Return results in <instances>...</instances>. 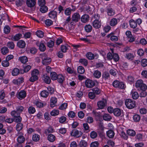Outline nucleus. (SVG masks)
<instances>
[{
    "mask_svg": "<svg viewBox=\"0 0 147 147\" xmlns=\"http://www.w3.org/2000/svg\"><path fill=\"white\" fill-rule=\"evenodd\" d=\"M136 87L138 88V90L145 91L147 88L146 85L143 83V81L142 80H137L136 83Z\"/></svg>",
    "mask_w": 147,
    "mask_h": 147,
    "instance_id": "nucleus-1",
    "label": "nucleus"
},
{
    "mask_svg": "<svg viewBox=\"0 0 147 147\" xmlns=\"http://www.w3.org/2000/svg\"><path fill=\"white\" fill-rule=\"evenodd\" d=\"M125 104L126 107L129 109H133L136 106L135 101L130 99L125 100Z\"/></svg>",
    "mask_w": 147,
    "mask_h": 147,
    "instance_id": "nucleus-2",
    "label": "nucleus"
},
{
    "mask_svg": "<svg viewBox=\"0 0 147 147\" xmlns=\"http://www.w3.org/2000/svg\"><path fill=\"white\" fill-rule=\"evenodd\" d=\"M41 58L42 59V63L44 65H47L49 64L51 61V59L50 58L47 57V55L43 54L40 55Z\"/></svg>",
    "mask_w": 147,
    "mask_h": 147,
    "instance_id": "nucleus-3",
    "label": "nucleus"
},
{
    "mask_svg": "<svg viewBox=\"0 0 147 147\" xmlns=\"http://www.w3.org/2000/svg\"><path fill=\"white\" fill-rule=\"evenodd\" d=\"M113 85L115 88L120 89H123L125 88V85L123 82L117 80L113 82Z\"/></svg>",
    "mask_w": 147,
    "mask_h": 147,
    "instance_id": "nucleus-4",
    "label": "nucleus"
},
{
    "mask_svg": "<svg viewBox=\"0 0 147 147\" xmlns=\"http://www.w3.org/2000/svg\"><path fill=\"white\" fill-rule=\"evenodd\" d=\"M80 16L79 13H75L72 16L71 21L72 22H71L70 24L73 25V24H72L73 23V22L76 23L80 20Z\"/></svg>",
    "mask_w": 147,
    "mask_h": 147,
    "instance_id": "nucleus-5",
    "label": "nucleus"
},
{
    "mask_svg": "<svg viewBox=\"0 0 147 147\" xmlns=\"http://www.w3.org/2000/svg\"><path fill=\"white\" fill-rule=\"evenodd\" d=\"M70 134L71 136L79 138L82 136V133L81 131H78L76 129H74L71 131Z\"/></svg>",
    "mask_w": 147,
    "mask_h": 147,
    "instance_id": "nucleus-6",
    "label": "nucleus"
},
{
    "mask_svg": "<svg viewBox=\"0 0 147 147\" xmlns=\"http://www.w3.org/2000/svg\"><path fill=\"white\" fill-rule=\"evenodd\" d=\"M26 96V93L25 91L21 90L17 93L16 96L19 99L24 98Z\"/></svg>",
    "mask_w": 147,
    "mask_h": 147,
    "instance_id": "nucleus-7",
    "label": "nucleus"
},
{
    "mask_svg": "<svg viewBox=\"0 0 147 147\" xmlns=\"http://www.w3.org/2000/svg\"><path fill=\"white\" fill-rule=\"evenodd\" d=\"M18 134L17 136H18L17 140L18 142L20 143H23L25 140V138L23 136V134L21 132H19L18 133Z\"/></svg>",
    "mask_w": 147,
    "mask_h": 147,
    "instance_id": "nucleus-8",
    "label": "nucleus"
},
{
    "mask_svg": "<svg viewBox=\"0 0 147 147\" xmlns=\"http://www.w3.org/2000/svg\"><path fill=\"white\" fill-rule=\"evenodd\" d=\"M85 84L86 86L88 88H92L95 85V82L90 80H86L85 81Z\"/></svg>",
    "mask_w": 147,
    "mask_h": 147,
    "instance_id": "nucleus-9",
    "label": "nucleus"
},
{
    "mask_svg": "<svg viewBox=\"0 0 147 147\" xmlns=\"http://www.w3.org/2000/svg\"><path fill=\"white\" fill-rule=\"evenodd\" d=\"M101 24L100 22L98 20H95L92 22L93 27L96 29H98L100 28Z\"/></svg>",
    "mask_w": 147,
    "mask_h": 147,
    "instance_id": "nucleus-10",
    "label": "nucleus"
},
{
    "mask_svg": "<svg viewBox=\"0 0 147 147\" xmlns=\"http://www.w3.org/2000/svg\"><path fill=\"white\" fill-rule=\"evenodd\" d=\"M42 78L44 82L46 83L47 84L50 83L51 82L50 78L47 74L43 75Z\"/></svg>",
    "mask_w": 147,
    "mask_h": 147,
    "instance_id": "nucleus-11",
    "label": "nucleus"
},
{
    "mask_svg": "<svg viewBox=\"0 0 147 147\" xmlns=\"http://www.w3.org/2000/svg\"><path fill=\"white\" fill-rule=\"evenodd\" d=\"M26 45L25 41L22 40H19L17 43L18 47L20 48H24L25 47Z\"/></svg>",
    "mask_w": 147,
    "mask_h": 147,
    "instance_id": "nucleus-12",
    "label": "nucleus"
},
{
    "mask_svg": "<svg viewBox=\"0 0 147 147\" xmlns=\"http://www.w3.org/2000/svg\"><path fill=\"white\" fill-rule=\"evenodd\" d=\"M36 4L35 0H27L26 4L28 7H34Z\"/></svg>",
    "mask_w": 147,
    "mask_h": 147,
    "instance_id": "nucleus-13",
    "label": "nucleus"
},
{
    "mask_svg": "<svg viewBox=\"0 0 147 147\" xmlns=\"http://www.w3.org/2000/svg\"><path fill=\"white\" fill-rule=\"evenodd\" d=\"M49 16L51 18L55 19L56 18H57V12L55 11H51L49 13Z\"/></svg>",
    "mask_w": 147,
    "mask_h": 147,
    "instance_id": "nucleus-14",
    "label": "nucleus"
},
{
    "mask_svg": "<svg viewBox=\"0 0 147 147\" xmlns=\"http://www.w3.org/2000/svg\"><path fill=\"white\" fill-rule=\"evenodd\" d=\"M22 34L20 33L17 34L15 36H12L11 39L13 41H16L19 40L21 37Z\"/></svg>",
    "mask_w": 147,
    "mask_h": 147,
    "instance_id": "nucleus-15",
    "label": "nucleus"
},
{
    "mask_svg": "<svg viewBox=\"0 0 147 147\" xmlns=\"http://www.w3.org/2000/svg\"><path fill=\"white\" fill-rule=\"evenodd\" d=\"M24 78L22 77L19 78L17 79H14L13 80V82L15 84L19 85L20 83L23 82Z\"/></svg>",
    "mask_w": 147,
    "mask_h": 147,
    "instance_id": "nucleus-16",
    "label": "nucleus"
},
{
    "mask_svg": "<svg viewBox=\"0 0 147 147\" xmlns=\"http://www.w3.org/2000/svg\"><path fill=\"white\" fill-rule=\"evenodd\" d=\"M81 21L83 23H86L89 20V16L87 14H84L83 15L81 18Z\"/></svg>",
    "mask_w": 147,
    "mask_h": 147,
    "instance_id": "nucleus-17",
    "label": "nucleus"
},
{
    "mask_svg": "<svg viewBox=\"0 0 147 147\" xmlns=\"http://www.w3.org/2000/svg\"><path fill=\"white\" fill-rule=\"evenodd\" d=\"M106 102V100L100 101L98 102L97 103V105L98 108L100 109H103L105 106Z\"/></svg>",
    "mask_w": 147,
    "mask_h": 147,
    "instance_id": "nucleus-18",
    "label": "nucleus"
},
{
    "mask_svg": "<svg viewBox=\"0 0 147 147\" xmlns=\"http://www.w3.org/2000/svg\"><path fill=\"white\" fill-rule=\"evenodd\" d=\"M50 101V106L51 107H53L55 106L57 102V99L55 97H52Z\"/></svg>",
    "mask_w": 147,
    "mask_h": 147,
    "instance_id": "nucleus-19",
    "label": "nucleus"
},
{
    "mask_svg": "<svg viewBox=\"0 0 147 147\" xmlns=\"http://www.w3.org/2000/svg\"><path fill=\"white\" fill-rule=\"evenodd\" d=\"M107 135L108 137L110 138H113L115 135L114 131L112 130H110L107 132Z\"/></svg>",
    "mask_w": 147,
    "mask_h": 147,
    "instance_id": "nucleus-20",
    "label": "nucleus"
},
{
    "mask_svg": "<svg viewBox=\"0 0 147 147\" xmlns=\"http://www.w3.org/2000/svg\"><path fill=\"white\" fill-rule=\"evenodd\" d=\"M96 55L95 56L91 52H88L87 53L86 56L87 57L89 60H92L95 57H96Z\"/></svg>",
    "mask_w": 147,
    "mask_h": 147,
    "instance_id": "nucleus-21",
    "label": "nucleus"
},
{
    "mask_svg": "<svg viewBox=\"0 0 147 147\" xmlns=\"http://www.w3.org/2000/svg\"><path fill=\"white\" fill-rule=\"evenodd\" d=\"M54 131V130L52 127L50 126L48 128L46 129L45 131V134H47L50 133H53Z\"/></svg>",
    "mask_w": 147,
    "mask_h": 147,
    "instance_id": "nucleus-22",
    "label": "nucleus"
},
{
    "mask_svg": "<svg viewBox=\"0 0 147 147\" xmlns=\"http://www.w3.org/2000/svg\"><path fill=\"white\" fill-rule=\"evenodd\" d=\"M58 75L57 73L55 72H52L51 73L50 77L51 79L53 80H55L57 79L58 78Z\"/></svg>",
    "mask_w": 147,
    "mask_h": 147,
    "instance_id": "nucleus-23",
    "label": "nucleus"
},
{
    "mask_svg": "<svg viewBox=\"0 0 147 147\" xmlns=\"http://www.w3.org/2000/svg\"><path fill=\"white\" fill-rule=\"evenodd\" d=\"M48 140L50 142H53L55 139V136L52 134H49L47 136Z\"/></svg>",
    "mask_w": 147,
    "mask_h": 147,
    "instance_id": "nucleus-24",
    "label": "nucleus"
},
{
    "mask_svg": "<svg viewBox=\"0 0 147 147\" xmlns=\"http://www.w3.org/2000/svg\"><path fill=\"white\" fill-rule=\"evenodd\" d=\"M117 20L115 18L112 19L110 21V24L112 26H114L117 24Z\"/></svg>",
    "mask_w": 147,
    "mask_h": 147,
    "instance_id": "nucleus-25",
    "label": "nucleus"
},
{
    "mask_svg": "<svg viewBox=\"0 0 147 147\" xmlns=\"http://www.w3.org/2000/svg\"><path fill=\"white\" fill-rule=\"evenodd\" d=\"M101 72L97 70L95 71L93 73V75L94 77L97 78H100L101 77Z\"/></svg>",
    "mask_w": 147,
    "mask_h": 147,
    "instance_id": "nucleus-26",
    "label": "nucleus"
},
{
    "mask_svg": "<svg viewBox=\"0 0 147 147\" xmlns=\"http://www.w3.org/2000/svg\"><path fill=\"white\" fill-rule=\"evenodd\" d=\"M84 29L86 32H90L92 30V27L90 24L86 25L84 26Z\"/></svg>",
    "mask_w": 147,
    "mask_h": 147,
    "instance_id": "nucleus-27",
    "label": "nucleus"
},
{
    "mask_svg": "<svg viewBox=\"0 0 147 147\" xmlns=\"http://www.w3.org/2000/svg\"><path fill=\"white\" fill-rule=\"evenodd\" d=\"M113 113L116 116H119L121 114L120 110L119 109H115L114 110Z\"/></svg>",
    "mask_w": 147,
    "mask_h": 147,
    "instance_id": "nucleus-28",
    "label": "nucleus"
},
{
    "mask_svg": "<svg viewBox=\"0 0 147 147\" xmlns=\"http://www.w3.org/2000/svg\"><path fill=\"white\" fill-rule=\"evenodd\" d=\"M103 119L105 121H110L112 117L109 114L105 113L103 115Z\"/></svg>",
    "mask_w": 147,
    "mask_h": 147,
    "instance_id": "nucleus-29",
    "label": "nucleus"
},
{
    "mask_svg": "<svg viewBox=\"0 0 147 147\" xmlns=\"http://www.w3.org/2000/svg\"><path fill=\"white\" fill-rule=\"evenodd\" d=\"M64 78L61 74L58 75L57 80L58 82L60 83H62L64 80Z\"/></svg>",
    "mask_w": 147,
    "mask_h": 147,
    "instance_id": "nucleus-30",
    "label": "nucleus"
},
{
    "mask_svg": "<svg viewBox=\"0 0 147 147\" xmlns=\"http://www.w3.org/2000/svg\"><path fill=\"white\" fill-rule=\"evenodd\" d=\"M39 48L40 51L43 52L46 49V47L44 44L41 42L40 45H39Z\"/></svg>",
    "mask_w": 147,
    "mask_h": 147,
    "instance_id": "nucleus-31",
    "label": "nucleus"
},
{
    "mask_svg": "<svg viewBox=\"0 0 147 147\" xmlns=\"http://www.w3.org/2000/svg\"><path fill=\"white\" fill-rule=\"evenodd\" d=\"M20 73V70L17 68H15L12 70V74L13 76H17Z\"/></svg>",
    "mask_w": 147,
    "mask_h": 147,
    "instance_id": "nucleus-32",
    "label": "nucleus"
},
{
    "mask_svg": "<svg viewBox=\"0 0 147 147\" xmlns=\"http://www.w3.org/2000/svg\"><path fill=\"white\" fill-rule=\"evenodd\" d=\"M109 74L108 72L107 71H105L102 74V76L103 79L105 80L108 79L109 77Z\"/></svg>",
    "mask_w": 147,
    "mask_h": 147,
    "instance_id": "nucleus-33",
    "label": "nucleus"
},
{
    "mask_svg": "<svg viewBox=\"0 0 147 147\" xmlns=\"http://www.w3.org/2000/svg\"><path fill=\"white\" fill-rule=\"evenodd\" d=\"M130 25L131 27L134 28L137 26V23L133 20H130Z\"/></svg>",
    "mask_w": 147,
    "mask_h": 147,
    "instance_id": "nucleus-34",
    "label": "nucleus"
},
{
    "mask_svg": "<svg viewBox=\"0 0 147 147\" xmlns=\"http://www.w3.org/2000/svg\"><path fill=\"white\" fill-rule=\"evenodd\" d=\"M11 115L14 118L20 116V113L17 112L16 111L14 110L11 112Z\"/></svg>",
    "mask_w": 147,
    "mask_h": 147,
    "instance_id": "nucleus-35",
    "label": "nucleus"
},
{
    "mask_svg": "<svg viewBox=\"0 0 147 147\" xmlns=\"http://www.w3.org/2000/svg\"><path fill=\"white\" fill-rule=\"evenodd\" d=\"M80 147H86L87 146V143L84 140H82L79 143Z\"/></svg>",
    "mask_w": 147,
    "mask_h": 147,
    "instance_id": "nucleus-36",
    "label": "nucleus"
},
{
    "mask_svg": "<svg viewBox=\"0 0 147 147\" xmlns=\"http://www.w3.org/2000/svg\"><path fill=\"white\" fill-rule=\"evenodd\" d=\"M23 127V124L20 123H19L17 124L16 128L17 131H19L22 129Z\"/></svg>",
    "mask_w": 147,
    "mask_h": 147,
    "instance_id": "nucleus-37",
    "label": "nucleus"
},
{
    "mask_svg": "<svg viewBox=\"0 0 147 147\" xmlns=\"http://www.w3.org/2000/svg\"><path fill=\"white\" fill-rule=\"evenodd\" d=\"M49 93L46 90H44L41 91L40 93L41 96L43 97H47L48 96Z\"/></svg>",
    "mask_w": 147,
    "mask_h": 147,
    "instance_id": "nucleus-38",
    "label": "nucleus"
},
{
    "mask_svg": "<svg viewBox=\"0 0 147 147\" xmlns=\"http://www.w3.org/2000/svg\"><path fill=\"white\" fill-rule=\"evenodd\" d=\"M48 9L47 7L45 5L40 7V11L42 13H45L47 11Z\"/></svg>",
    "mask_w": 147,
    "mask_h": 147,
    "instance_id": "nucleus-39",
    "label": "nucleus"
},
{
    "mask_svg": "<svg viewBox=\"0 0 147 147\" xmlns=\"http://www.w3.org/2000/svg\"><path fill=\"white\" fill-rule=\"evenodd\" d=\"M107 9V13L109 16H111L114 15V12L111 8L108 7Z\"/></svg>",
    "mask_w": 147,
    "mask_h": 147,
    "instance_id": "nucleus-40",
    "label": "nucleus"
},
{
    "mask_svg": "<svg viewBox=\"0 0 147 147\" xmlns=\"http://www.w3.org/2000/svg\"><path fill=\"white\" fill-rule=\"evenodd\" d=\"M21 62L23 63H25L28 61L27 57L25 56H22L20 58Z\"/></svg>",
    "mask_w": 147,
    "mask_h": 147,
    "instance_id": "nucleus-41",
    "label": "nucleus"
},
{
    "mask_svg": "<svg viewBox=\"0 0 147 147\" xmlns=\"http://www.w3.org/2000/svg\"><path fill=\"white\" fill-rule=\"evenodd\" d=\"M10 31V28L8 26H6L4 28V32L7 34L9 33Z\"/></svg>",
    "mask_w": 147,
    "mask_h": 147,
    "instance_id": "nucleus-42",
    "label": "nucleus"
},
{
    "mask_svg": "<svg viewBox=\"0 0 147 147\" xmlns=\"http://www.w3.org/2000/svg\"><path fill=\"white\" fill-rule=\"evenodd\" d=\"M132 97L134 99H137L139 96V95L138 92H131Z\"/></svg>",
    "mask_w": 147,
    "mask_h": 147,
    "instance_id": "nucleus-43",
    "label": "nucleus"
},
{
    "mask_svg": "<svg viewBox=\"0 0 147 147\" xmlns=\"http://www.w3.org/2000/svg\"><path fill=\"white\" fill-rule=\"evenodd\" d=\"M1 52L2 53L3 55H5L9 51L8 48L4 47L1 49Z\"/></svg>",
    "mask_w": 147,
    "mask_h": 147,
    "instance_id": "nucleus-44",
    "label": "nucleus"
},
{
    "mask_svg": "<svg viewBox=\"0 0 147 147\" xmlns=\"http://www.w3.org/2000/svg\"><path fill=\"white\" fill-rule=\"evenodd\" d=\"M78 71L79 73L82 74L85 72V70L84 68L82 66H79L78 68Z\"/></svg>",
    "mask_w": 147,
    "mask_h": 147,
    "instance_id": "nucleus-45",
    "label": "nucleus"
},
{
    "mask_svg": "<svg viewBox=\"0 0 147 147\" xmlns=\"http://www.w3.org/2000/svg\"><path fill=\"white\" fill-rule=\"evenodd\" d=\"M91 90L95 94H98L100 92V90L97 88H92Z\"/></svg>",
    "mask_w": 147,
    "mask_h": 147,
    "instance_id": "nucleus-46",
    "label": "nucleus"
},
{
    "mask_svg": "<svg viewBox=\"0 0 147 147\" xmlns=\"http://www.w3.org/2000/svg\"><path fill=\"white\" fill-rule=\"evenodd\" d=\"M133 119L135 122H138L140 120V117L139 115L136 114L134 115Z\"/></svg>",
    "mask_w": 147,
    "mask_h": 147,
    "instance_id": "nucleus-47",
    "label": "nucleus"
},
{
    "mask_svg": "<svg viewBox=\"0 0 147 147\" xmlns=\"http://www.w3.org/2000/svg\"><path fill=\"white\" fill-rule=\"evenodd\" d=\"M44 33L41 31H37L36 32V34L39 37L42 38L44 36Z\"/></svg>",
    "mask_w": 147,
    "mask_h": 147,
    "instance_id": "nucleus-48",
    "label": "nucleus"
},
{
    "mask_svg": "<svg viewBox=\"0 0 147 147\" xmlns=\"http://www.w3.org/2000/svg\"><path fill=\"white\" fill-rule=\"evenodd\" d=\"M79 62L85 66H86L88 64V61L85 59H80Z\"/></svg>",
    "mask_w": 147,
    "mask_h": 147,
    "instance_id": "nucleus-49",
    "label": "nucleus"
},
{
    "mask_svg": "<svg viewBox=\"0 0 147 147\" xmlns=\"http://www.w3.org/2000/svg\"><path fill=\"white\" fill-rule=\"evenodd\" d=\"M127 133L128 135L131 136H134L136 134L135 132L134 131L131 129L127 130Z\"/></svg>",
    "mask_w": 147,
    "mask_h": 147,
    "instance_id": "nucleus-50",
    "label": "nucleus"
},
{
    "mask_svg": "<svg viewBox=\"0 0 147 147\" xmlns=\"http://www.w3.org/2000/svg\"><path fill=\"white\" fill-rule=\"evenodd\" d=\"M59 111L58 110H54L51 112V114L52 116H55L58 115Z\"/></svg>",
    "mask_w": 147,
    "mask_h": 147,
    "instance_id": "nucleus-51",
    "label": "nucleus"
},
{
    "mask_svg": "<svg viewBox=\"0 0 147 147\" xmlns=\"http://www.w3.org/2000/svg\"><path fill=\"white\" fill-rule=\"evenodd\" d=\"M14 121L17 123H20L22 120V118L20 116H18L14 118L13 119Z\"/></svg>",
    "mask_w": 147,
    "mask_h": 147,
    "instance_id": "nucleus-52",
    "label": "nucleus"
},
{
    "mask_svg": "<svg viewBox=\"0 0 147 147\" xmlns=\"http://www.w3.org/2000/svg\"><path fill=\"white\" fill-rule=\"evenodd\" d=\"M24 107L21 106H18L16 108V111L20 113H21L24 110Z\"/></svg>",
    "mask_w": 147,
    "mask_h": 147,
    "instance_id": "nucleus-53",
    "label": "nucleus"
},
{
    "mask_svg": "<svg viewBox=\"0 0 147 147\" xmlns=\"http://www.w3.org/2000/svg\"><path fill=\"white\" fill-rule=\"evenodd\" d=\"M7 45L8 47L11 49H13L15 46L13 42H8Z\"/></svg>",
    "mask_w": 147,
    "mask_h": 147,
    "instance_id": "nucleus-54",
    "label": "nucleus"
},
{
    "mask_svg": "<svg viewBox=\"0 0 147 147\" xmlns=\"http://www.w3.org/2000/svg\"><path fill=\"white\" fill-rule=\"evenodd\" d=\"M9 63L7 60L3 61L2 62V65L4 67H7L9 65Z\"/></svg>",
    "mask_w": 147,
    "mask_h": 147,
    "instance_id": "nucleus-55",
    "label": "nucleus"
},
{
    "mask_svg": "<svg viewBox=\"0 0 147 147\" xmlns=\"http://www.w3.org/2000/svg\"><path fill=\"white\" fill-rule=\"evenodd\" d=\"M39 135L37 134H34L32 136L33 140L34 141H37L39 140Z\"/></svg>",
    "mask_w": 147,
    "mask_h": 147,
    "instance_id": "nucleus-56",
    "label": "nucleus"
},
{
    "mask_svg": "<svg viewBox=\"0 0 147 147\" xmlns=\"http://www.w3.org/2000/svg\"><path fill=\"white\" fill-rule=\"evenodd\" d=\"M90 135L92 138L94 139L97 136V134L96 132L93 131L91 132Z\"/></svg>",
    "mask_w": 147,
    "mask_h": 147,
    "instance_id": "nucleus-57",
    "label": "nucleus"
},
{
    "mask_svg": "<svg viewBox=\"0 0 147 147\" xmlns=\"http://www.w3.org/2000/svg\"><path fill=\"white\" fill-rule=\"evenodd\" d=\"M28 111L30 114H33L36 111L35 109L32 107H30L28 109Z\"/></svg>",
    "mask_w": 147,
    "mask_h": 147,
    "instance_id": "nucleus-58",
    "label": "nucleus"
},
{
    "mask_svg": "<svg viewBox=\"0 0 147 147\" xmlns=\"http://www.w3.org/2000/svg\"><path fill=\"white\" fill-rule=\"evenodd\" d=\"M38 70L37 69H34L32 71L31 75L33 76H38Z\"/></svg>",
    "mask_w": 147,
    "mask_h": 147,
    "instance_id": "nucleus-59",
    "label": "nucleus"
},
{
    "mask_svg": "<svg viewBox=\"0 0 147 147\" xmlns=\"http://www.w3.org/2000/svg\"><path fill=\"white\" fill-rule=\"evenodd\" d=\"M141 64L143 67H145L147 66V59H143L141 61Z\"/></svg>",
    "mask_w": 147,
    "mask_h": 147,
    "instance_id": "nucleus-60",
    "label": "nucleus"
},
{
    "mask_svg": "<svg viewBox=\"0 0 147 147\" xmlns=\"http://www.w3.org/2000/svg\"><path fill=\"white\" fill-rule=\"evenodd\" d=\"M31 68V66L29 65L24 66V69L25 72H28L30 69Z\"/></svg>",
    "mask_w": 147,
    "mask_h": 147,
    "instance_id": "nucleus-61",
    "label": "nucleus"
},
{
    "mask_svg": "<svg viewBox=\"0 0 147 147\" xmlns=\"http://www.w3.org/2000/svg\"><path fill=\"white\" fill-rule=\"evenodd\" d=\"M114 60L116 62L118 61L119 59L118 55L116 53H114L113 54V58Z\"/></svg>",
    "mask_w": 147,
    "mask_h": 147,
    "instance_id": "nucleus-62",
    "label": "nucleus"
},
{
    "mask_svg": "<svg viewBox=\"0 0 147 147\" xmlns=\"http://www.w3.org/2000/svg\"><path fill=\"white\" fill-rule=\"evenodd\" d=\"M38 4L40 6L45 5V0H38Z\"/></svg>",
    "mask_w": 147,
    "mask_h": 147,
    "instance_id": "nucleus-63",
    "label": "nucleus"
},
{
    "mask_svg": "<svg viewBox=\"0 0 147 147\" xmlns=\"http://www.w3.org/2000/svg\"><path fill=\"white\" fill-rule=\"evenodd\" d=\"M67 103H63L60 106L59 109L61 110L65 109L67 107Z\"/></svg>",
    "mask_w": 147,
    "mask_h": 147,
    "instance_id": "nucleus-64",
    "label": "nucleus"
}]
</instances>
